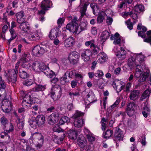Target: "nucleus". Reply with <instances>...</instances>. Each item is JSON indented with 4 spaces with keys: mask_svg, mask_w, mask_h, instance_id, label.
<instances>
[{
    "mask_svg": "<svg viewBox=\"0 0 151 151\" xmlns=\"http://www.w3.org/2000/svg\"><path fill=\"white\" fill-rule=\"evenodd\" d=\"M32 69L37 71L38 70L44 72L47 76H49L50 78L55 76V74L51 70H50L49 67H47L45 64L41 61L38 60L34 62L32 65Z\"/></svg>",
    "mask_w": 151,
    "mask_h": 151,
    "instance_id": "f257e3e1",
    "label": "nucleus"
},
{
    "mask_svg": "<svg viewBox=\"0 0 151 151\" xmlns=\"http://www.w3.org/2000/svg\"><path fill=\"white\" fill-rule=\"evenodd\" d=\"M29 142L32 143H37V147L42 146L44 141V137L40 133L35 132L29 138Z\"/></svg>",
    "mask_w": 151,
    "mask_h": 151,
    "instance_id": "f03ea898",
    "label": "nucleus"
},
{
    "mask_svg": "<svg viewBox=\"0 0 151 151\" xmlns=\"http://www.w3.org/2000/svg\"><path fill=\"white\" fill-rule=\"evenodd\" d=\"M62 89L61 87L58 86H55L51 89L50 95L51 98L55 101L59 99L61 96Z\"/></svg>",
    "mask_w": 151,
    "mask_h": 151,
    "instance_id": "7ed1b4c3",
    "label": "nucleus"
},
{
    "mask_svg": "<svg viewBox=\"0 0 151 151\" xmlns=\"http://www.w3.org/2000/svg\"><path fill=\"white\" fill-rule=\"evenodd\" d=\"M78 18L76 17H74L72 19L71 22L68 24L66 26L67 29L70 32L73 33H80V31H78V27L77 22Z\"/></svg>",
    "mask_w": 151,
    "mask_h": 151,
    "instance_id": "20e7f679",
    "label": "nucleus"
},
{
    "mask_svg": "<svg viewBox=\"0 0 151 151\" xmlns=\"http://www.w3.org/2000/svg\"><path fill=\"white\" fill-rule=\"evenodd\" d=\"M60 114L57 111L53 112L47 118V122L48 124L53 125L56 123L60 119Z\"/></svg>",
    "mask_w": 151,
    "mask_h": 151,
    "instance_id": "39448f33",
    "label": "nucleus"
},
{
    "mask_svg": "<svg viewBox=\"0 0 151 151\" xmlns=\"http://www.w3.org/2000/svg\"><path fill=\"white\" fill-rule=\"evenodd\" d=\"M137 58L136 61L137 68L134 76L136 77L139 78L141 76L142 67L141 65L143 64V57L141 56L140 57H137Z\"/></svg>",
    "mask_w": 151,
    "mask_h": 151,
    "instance_id": "423d86ee",
    "label": "nucleus"
},
{
    "mask_svg": "<svg viewBox=\"0 0 151 151\" xmlns=\"http://www.w3.org/2000/svg\"><path fill=\"white\" fill-rule=\"evenodd\" d=\"M45 51L43 47H40L39 45H37L34 47L32 50V52L35 56L39 57L42 55Z\"/></svg>",
    "mask_w": 151,
    "mask_h": 151,
    "instance_id": "0eeeda50",
    "label": "nucleus"
},
{
    "mask_svg": "<svg viewBox=\"0 0 151 151\" xmlns=\"http://www.w3.org/2000/svg\"><path fill=\"white\" fill-rule=\"evenodd\" d=\"M92 52L89 49H86L83 50L81 54V58L85 62L89 61L91 56Z\"/></svg>",
    "mask_w": 151,
    "mask_h": 151,
    "instance_id": "6e6552de",
    "label": "nucleus"
},
{
    "mask_svg": "<svg viewBox=\"0 0 151 151\" xmlns=\"http://www.w3.org/2000/svg\"><path fill=\"white\" fill-rule=\"evenodd\" d=\"M142 56L143 57V63H144V56L141 55V54H139L138 55H137L136 57L135 60H134V59H133V58L132 57H131L129 58L128 60V65L130 67L131 69H132V68H134L135 67L137 68V66L135 65L136 64V61L137 59V57H140V56Z\"/></svg>",
    "mask_w": 151,
    "mask_h": 151,
    "instance_id": "1a4fd4ad",
    "label": "nucleus"
},
{
    "mask_svg": "<svg viewBox=\"0 0 151 151\" xmlns=\"http://www.w3.org/2000/svg\"><path fill=\"white\" fill-rule=\"evenodd\" d=\"M35 120L38 127L42 128L45 126V118L43 115H39L37 116Z\"/></svg>",
    "mask_w": 151,
    "mask_h": 151,
    "instance_id": "9d476101",
    "label": "nucleus"
},
{
    "mask_svg": "<svg viewBox=\"0 0 151 151\" xmlns=\"http://www.w3.org/2000/svg\"><path fill=\"white\" fill-rule=\"evenodd\" d=\"M115 132L114 137L116 140L120 141L122 140L124 136L123 134L119 127H116L115 128Z\"/></svg>",
    "mask_w": 151,
    "mask_h": 151,
    "instance_id": "9b49d317",
    "label": "nucleus"
},
{
    "mask_svg": "<svg viewBox=\"0 0 151 151\" xmlns=\"http://www.w3.org/2000/svg\"><path fill=\"white\" fill-rule=\"evenodd\" d=\"M52 5V2L51 1L48 0H44L41 3V7L44 10H48L49 8H50Z\"/></svg>",
    "mask_w": 151,
    "mask_h": 151,
    "instance_id": "f8f14e48",
    "label": "nucleus"
},
{
    "mask_svg": "<svg viewBox=\"0 0 151 151\" xmlns=\"http://www.w3.org/2000/svg\"><path fill=\"white\" fill-rule=\"evenodd\" d=\"M16 16L17 21L18 23L21 24L26 22L25 17L23 12H20L17 13Z\"/></svg>",
    "mask_w": 151,
    "mask_h": 151,
    "instance_id": "ddd939ff",
    "label": "nucleus"
},
{
    "mask_svg": "<svg viewBox=\"0 0 151 151\" xmlns=\"http://www.w3.org/2000/svg\"><path fill=\"white\" fill-rule=\"evenodd\" d=\"M28 39L31 41H36L40 38V36L36 32H30L28 36Z\"/></svg>",
    "mask_w": 151,
    "mask_h": 151,
    "instance_id": "4468645a",
    "label": "nucleus"
},
{
    "mask_svg": "<svg viewBox=\"0 0 151 151\" xmlns=\"http://www.w3.org/2000/svg\"><path fill=\"white\" fill-rule=\"evenodd\" d=\"M110 39L111 40H114L113 43L115 45L120 44L121 42V39L119 35L117 32L114 35H111Z\"/></svg>",
    "mask_w": 151,
    "mask_h": 151,
    "instance_id": "2eb2a0df",
    "label": "nucleus"
},
{
    "mask_svg": "<svg viewBox=\"0 0 151 151\" xmlns=\"http://www.w3.org/2000/svg\"><path fill=\"white\" fill-rule=\"evenodd\" d=\"M58 30L57 28H54L51 30L49 35V37L51 40H55L58 36Z\"/></svg>",
    "mask_w": 151,
    "mask_h": 151,
    "instance_id": "dca6fc26",
    "label": "nucleus"
},
{
    "mask_svg": "<svg viewBox=\"0 0 151 151\" xmlns=\"http://www.w3.org/2000/svg\"><path fill=\"white\" fill-rule=\"evenodd\" d=\"M126 51L121 48L120 50L116 54V56L118 57L119 60H122L126 57Z\"/></svg>",
    "mask_w": 151,
    "mask_h": 151,
    "instance_id": "f3484780",
    "label": "nucleus"
},
{
    "mask_svg": "<svg viewBox=\"0 0 151 151\" xmlns=\"http://www.w3.org/2000/svg\"><path fill=\"white\" fill-rule=\"evenodd\" d=\"M77 143L81 148H83L87 145V142L84 137H79L77 140Z\"/></svg>",
    "mask_w": 151,
    "mask_h": 151,
    "instance_id": "a211bd4d",
    "label": "nucleus"
},
{
    "mask_svg": "<svg viewBox=\"0 0 151 151\" xmlns=\"http://www.w3.org/2000/svg\"><path fill=\"white\" fill-rule=\"evenodd\" d=\"M86 97L90 103H92L97 101L92 91L89 92L87 95Z\"/></svg>",
    "mask_w": 151,
    "mask_h": 151,
    "instance_id": "6ab92c4d",
    "label": "nucleus"
},
{
    "mask_svg": "<svg viewBox=\"0 0 151 151\" xmlns=\"http://www.w3.org/2000/svg\"><path fill=\"white\" fill-rule=\"evenodd\" d=\"M69 138L72 140H76L78 136L77 132L76 131L70 129L68 132Z\"/></svg>",
    "mask_w": 151,
    "mask_h": 151,
    "instance_id": "aec40b11",
    "label": "nucleus"
},
{
    "mask_svg": "<svg viewBox=\"0 0 151 151\" xmlns=\"http://www.w3.org/2000/svg\"><path fill=\"white\" fill-rule=\"evenodd\" d=\"M19 26L20 29L22 31L25 32H27L30 29L29 26L28 22H25L21 23Z\"/></svg>",
    "mask_w": 151,
    "mask_h": 151,
    "instance_id": "412c9836",
    "label": "nucleus"
},
{
    "mask_svg": "<svg viewBox=\"0 0 151 151\" xmlns=\"http://www.w3.org/2000/svg\"><path fill=\"white\" fill-rule=\"evenodd\" d=\"M139 94V92L138 90H134L131 91L130 93L129 97L130 99L134 101L138 97Z\"/></svg>",
    "mask_w": 151,
    "mask_h": 151,
    "instance_id": "4be33fe9",
    "label": "nucleus"
},
{
    "mask_svg": "<svg viewBox=\"0 0 151 151\" xmlns=\"http://www.w3.org/2000/svg\"><path fill=\"white\" fill-rule=\"evenodd\" d=\"M74 40L72 37H70L65 40L64 44L65 47H68L73 45Z\"/></svg>",
    "mask_w": 151,
    "mask_h": 151,
    "instance_id": "5701e85b",
    "label": "nucleus"
},
{
    "mask_svg": "<svg viewBox=\"0 0 151 151\" xmlns=\"http://www.w3.org/2000/svg\"><path fill=\"white\" fill-rule=\"evenodd\" d=\"M106 15L104 11H102L101 12L97 18V22L99 23H102L105 19Z\"/></svg>",
    "mask_w": 151,
    "mask_h": 151,
    "instance_id": "b1692460",
    "label": "nucleus"
},
{
    "mask_svg": "<svg viewBox=\"0 0 151 151\" xmlns=\"http://www.w3.org/2000/svg\"><path fill=\"white\" fill-rule=\"evenodd\" d=\"M84 123V121L82 119H74V124L75 127H80L83 126Z\"/></svg>",
    "mask_w": 151,
    "mask_h": 151,
    "instance_id": "393cba45",
    "label": "nucleus"
},
{
    "mask_svg": "<svg viewBox=\"0 0 151 151\" xmlns=\"http://www.w3.org/2000/svg\"><path fill=\"white\" fill-rule=\"evenodd\" d=\"M151 93V89H147L142 94L140 99L141 101H143L147 97H149Z\"/></svg>",
    "mask_w": 151,
    "mask_h": 151,
    "instance_id": "a878e982",
    "label": "nucleus"
},
{
    "mask_svg": "<svg viewBox=\"0 0 151 151\" xmlns=\"http://www.w3.org/2000/svg\"><path fill=\"white\" fill-rule=\"evenodd\" d=\"M18 0H13L11 1L9 3L7 7L8 9H11L12 8L11 6L13 8H17L18 6Z\"/></svg>",
    "mask_w": 151,
    "mask_h": 151,
    "instance_id": "bb28decb",
    "label": "nucleus"
},
{
    "mask_svg": "<svg viewBox=\"0 0 151 151\" xmlns=\"http://www.w3.org/2000/svg\"><path fill=\"white\" fill-rule=\"evenodd\" d=\"M70 122V118L68 117L64 116H63L59 122V124L60 125L63 124L65 123H68Z\"/></svg>",
    "mask_w": 151,
    "mask_h": 151,
    "instance_id": "cd10ccee",
    "label": "nucleus"
},
{
    "mask_svg": "<svg viewBox=\"0 0 151 151\" xmlns=\"http://www.w3.org/2000/svg\"><path fill=\"white\" fill-rule=\"evenodd\" d=\"M83 115V113L81 112V111H77L74 114L73 117L74 119H82V116Z\"/></svg>",
    "mask_w": 151,
    "mask_h": 151,
    "instance_id": "c85d7f7f",
    "label": "nucleus"
},
{
    "mask_svg": "<svg viewBox=\"0 0 151 151\" xmlns=\"http://www.w3.org/2000/svg\"><path fill=\"white\" fill-rule=\"evenodd\" d=\"M148 76L149 74L148 72H144L140 76V78L138 80L139 82L142 83L145 81L146 80V79L148 77Z\"/></svg>",
    "mask_w": 151,
    "mask_h": 151,
    "instance_id": "c756f323",
    "label": "nucleus"
},
{
    "mask_svg": "<svg viewBox=\"0 0 151 151\" xmlns=\"http://www.w3.org/2000/svg\"><path fill=\"white\" fill-rule=\"evenodd\" d=\"M45 87L42 85H38L33 88V90L34 91L38 92L40 91H42L45 90Z\"/></svg>",
    "mask_w": 151,
    "mask_h": 151,
    "instance_id": "7c9ffc66",
    "label": "nucleus"
},
{
    "mask_svg": "<svg viewBox=\"0 0 151 151\" xmlns=\"http://www.w3.org/2000/svg\"><path fill=\"white\" fill-rule=\"evenodd\" d=\"M113 134L112 130L108 129L106 132L103 134V137L105 138H109Z\"/></svg>",
    "mask_w": 151,
    "mask_h": 151,
    "instance_id": "2f4dec72",
    "label": "nucleus"
},
{
    "mask_svg": "<svg viewBox=\"0 0 151 151\" xmlns=\"http://www.w3.org/2000/svg\"><path fill=\"white\" fill-rule=\"evenodd\" d=\"M87 5L86 4H84V5L81 8L80 12L81 13V17H82L86 15V11Z\"/></svg>",
    "mask_w": 151,
    "mask_h": 151,
    "instance_id": "473e14b6",
    "label": "nucleus"
},
{
    "mask_svg": "<svg viewBox=\"0 0 151 151\" xmlns=\"http://www.w3.org/2000/svg\"><path fill=\"white\" fill-rule=\"evenodd\" d=\"M110 36V34L109 32L106 30H105L103 32L101 35V40H104L103 41H104L106 39H108Z\"/></svg>",
    "mask_w": 151,
    "mask_h": 151,
    "instance_id": "72a5a7b5",
    "label": "nucleus"
},
{
    "mask_svg": "<svg viewBox=\"0 0 151 151\" xmlns=\"http://www.w3.org/2000/svg\"><path fill=\"white\" fill-rule=\"evenodd\" d=\"M45 10L42 9L38 11V14L40 16L39 19L42 21L44 20L45 18L44 16L45 13Z\"/></svg>",
    "mask_w": 151,
    "mask_h": 151,
    "instance_id": "f704fd0d",
    "label": "nucleus"
},
{
    "mask_svg": "<svg viewBox=\"0 0 151 151\" xmlns=\"http://www.w3.org/2000/svg\"><path fill=\"white\" fill-rule=\"evenodd\" d=\"M69 82V81L67 80V76L66 74L63 75V76L60 79V83L63 85H65L66 83Z\"/></svg>",
    "mask_w": 151,
    "mask_h": 151,
    "instance_id": "c9c22d12",
    "label": "nucleus"
},
{
    "mask_svg": "<svg viewBox=\"0 0 151 151\" xmlns=\"http://www.w3.org/2000/svg\"><path fill=\"white\" fill-rule=\"evenodd\" d=\"M98 58V61L100 63H104L107 59V56L105 54H104V55H99Z\"/></svg>",
    "mask_w": 151,
    "mask_h": 151,
    "instance_id": "e433bc0d",
    "label": "nucleus"
},
{
    "mask_svg": "<svg viewBox=\"0 0 151 151\" xmlns=\"http://www.w3.org/2000/svg\"><path fill=\"white\" fill-rule=\"evenodd\" d=\"M144 9V6L142 5H137L135 6L134 10L135 12H140L143 11Z\"/></svg>",
    "mask_w": 151,
    "mask_h": 151,
    "instance_id": "4c0bfd02",
    "label": "nucleus"
},
{
    "mask_svg": "<svg viewBox=\"0 0 151 151\" xmlns=\"http://www.w3.org/2000/svg\"><path fill=\"white\" fill-rule=\"evenodd\" d=\"M19 76L21 78L25 79L28 77L29 74L25 71L20 70L19 72Z\"/></svg>",
    "mask_w": 151,
    "mask_h": 151,
    "instance_id": "58836bf2",
    "label": "nucleus"
},
{
    "mask_svg": "<svg viewBox=\"0 0 151 151\" xmlns=\"http://www.w3.org/2000/svg\"><path fill=\"white\" fill-rule=\"evenodd\" d=\"M80 56L78 53L76 51L72 52L70 55L69 58H73L79 59Z\"/></svg>",
    "mask_w": 151,
    "mask_h": 151,
    "instance_id": "ea45409f",
    "label": "nucleus"
},
{
    "mask_svg": "<svg viewBox=\"0 0 151 151\" xmlns=\"http://www.w3.org/2000/svg\"><path fill=\"white\" fill-rule=\"evenodd\" d=\"M63 140V138L62 137H58L55 136L53 138V141L56 143L58 144H60Z\"/></svg>",
    "mask_w": 151,
    "mask_h": 151,
    "instance_id": "a19ab883",
    "label": "nucleus"
},
{
    "mask_svg": "<svg viewBox=\"0 0 151 151\" xmlns=\"http://www.w3.org/2000/svg\"><path fill=\"white\" fill-rule=\"evenodd\" d=\"M23 99L31 104L33 102V100L32 99L31 96L29 94H27L24 97Z\"/></svg>",
    "mask_w": 151,
    "mask_h": 151,
    "instance_id": "79ce46f5",
    "label": "nucleus"
},
{
    "mask_svg": "<svg viewBox=\"0 0 151 151\" xmlns=\"http://www.w3.org/2000/svg\"><path fill=\"white\" fill-rule=\"evenodd\" d=\"M2 106H1L8 107L11 106V102L7 99L3 100L2 102Z\"/></svg>",
    "mask_w": 151,
    "mask_h": 151,
    "instance_id": "37998d69",
    "label": "nucleus"
},
{
    "mask_svg": "<svg viewBox=\"0 0 151 151\" xmlns=\"http://www.w3.org/2000/svg\"><path fill=\"white\" fill-rule=\"evenodd\" d=\"M11 34V38L12 39H15L17 35V34L16 32L14 29H10L9 30Z\"/></svg>",
    "mask_w": 151,
    "mask_h": 151,
    "instance_id": "c03bdc74",
    "label": "nucleus"
},
{
    "mask_svg": "<svg viewBox=\"0 0 151 151\" xmlns=\"http://www.w3.org/2000/svg\"><path fill=\"white\" fill-rule=\"evenodd\" d=\"M126 24L127 25V28L130 30L132 29L133 24L131 22L130 19H129L125 22Z\"/></svg>",
    "mask_w": 151,
    "mask_h": 151,
    "instance_id": "a18cd8bd",
    "label": "nucleus"
},
{
    "mask_svg": "<svg viewBox=\"0 0 151 151\" xmlns=\"http://www.w3.org/2000/svg\"><path fill=\"white\" fill-rule=\"evenodd\" d=\"M107 122V121L105 118L104 117L102 119L101 123V125L102 126L101 128L103 130H105L106 129V124L105 123Z\"/></svg>",
    "mask_w": 151,
    "mask_h": 151,
    "instance_id": "49530a36",
    "label": "nucleus"
},
{
    "mask_svg": "<svg viewBox=\"0 0 151 151\" xmlns=\"http://www.w3.org/2000/svg\"><path fill=\"white\" fill-rule=\"evenodd\" d=\"M94 40H92L91 41H87L85 43V45L87 47L90 46V47H95V45L94 44Z\"/></svg>",
    "mask_w": 151,
    "mask_h": 151,
    "instance_id": "de8ad7c7",
    "label": "nucleus"
},
{
    "mask_svg": "<svg viewBox=\"0 0 151 151\" xmlns=\"http://www.w3.org/2000/svg\"><path fill=\"white\" fill-rule=\"evenodd\" d=\"M0 121L1 122V124L5 126L6 124H8V120L4 116H3L0 119Z\"/></svg>",
    "mask_w": 151,
    "mask_h": 151,
    "instance_id": "09e8293b",
    "label": "nucleus"
},
{
    "mask_svg": "<svg viewBox=\"0 0 151 151\" xmlns=\"http://www.w3.org/2000/svg\"><path fill=\"white\" fill-rule=\"evenodd\" d=\"M66 76L68 75V77L69 78H72L73 76L75 74V70H73L70 71H67L65 73Z\"/></svg>",
    "mask_w": 151,
    "mask_h": 151,
    "instance_id": "8fccbe9b",
    "label": "nucleus"
},
{
    "mask_svg": "<svg viewBox=\"0 0 151 151\" xmlns=\"http://www.w3.org/2000/svg\"><path fill=\"white\" fill-rule=\"evenodd\" d=\"M31 104L23 99L22 101V106L24 108H27L30 106Z\"/></svg>",
    "mask_w": 151,
    "mask_h": 151,
    "instance_id": "3c124183",
    "label": "nucleus"
},
{
    "mask_svg": "<svg viewBox=\"0 0 151 151\" xmlns=\"http://www.w3.org/2000/svg\"><path fill=\"white\" fill-rule=\"evenodd\" d=\"M114 85H115L116 88V89L118 90V91L119 92L123 89L124 87V85H121L120 83V84L119 85H116V83H114Z\"/></svg>",
    "mask_w": 151,
    "mask_h": 151,
    "instance_id": "603ef678",
    "label": "nucleus"
},
{
    "mask_svg": "<svg viewBox=\"0 0 151 151\" xmlns=\"http://www.w3.org/2000/svg\"><path fill=\"white\" fill-rule=\"evenodd\" d=\"M135 107V104L134 103H130L128 104L127 108L126 109L134 110V108Z\"/></svg>",
    "mask_w": 151,
    "mask_h": 151,
    "instance_id": "864d4df0",
    "label": "nucleus"
},
{
    "mask_svg": "<svg viewBox=\"0 0 151 151\" xmlns=\"http://www.w3.org/2000/svg\"><path fill=\"white\" fill-rule=\"evenodd\" d=\"M80 29L81 31H79L80 32L85 30L87 29V24L84 22H82L80 24Z\"/></svg>",
    "mask_w": 151,
    "mask_h": 151,
    "instance_id": "5fc2aeb1",
    "label": "nucleus"
},
{
    "mask_svg": "<svg viewBox=\"0 0 151 151\" xmlns=\"http://www.w3.org/2000/svg\"><path fill=\"white\" fill-rule=\"evenodd\" d=\"M29 123L31 127L34 128H35L37 126L36 120L35 121L33 120H30L29 121Z\"/></svg>",
    "mask_w": 151,
    "mask_h": 151,
    "instance_id": "6e6d98bb",
    "label": "nucleus"
},
{
    "mask_svg": "<svg viewBox=\"0 0 151 151\" xmlns=\"http://www.w3.org/2000/svg\"><path fill=\"white\" fill-rule=\"evenodd\" d=\"M3 111L5 113H9L11 111V106L8 107L1 106Z\"/></svg>",
    "mask_w": 151,
    "mask_h": 151,
    "instance_id": "4d7b16f0",
    "label": "nucleus"
},
{
    "mask_svg": "<svg viewBox=\"0 0 151 151\" xmlns=\"http://www.w3.org/2000/svg\"><path fill=\"white\" fill-rule=\"evenodd\" d=\"M94 49L93 50V54L94 55H96L99 52L100 49L98 47L95 45V46L93 47Z\"/></svg>",
    "mask_w": 151,
    "mask_h": 151,
    "instance_id": "13d9d810",
    "label": "nucleus"
},
{
    "mask_svg": "<svg viewBox=\"0 0 151 151\" xmlns=\"http://www.w3.org/2000/svg\"><path fill=\"white\" fill-rule=\"evenodd\" d=\"M120 101V99H117L115 102L110 107V109H112L115 107L117 106L118 105Z\"/></svg>",
    "mask_w": 151,
    "mask_h": 151,
    "instance_id": "bf43d9fd",
    "label": "nucleus"
},
{
    "mask_svg": "<svg viewBox=\"0 0 151 151\" xmlns=\"http://www.w3.org/2000/svg\"><path fill=\"white\" fill-rule=\"evenodd\" d=\"M69 95L71 98H74V96H78L80 95V93L78 92L74 93L70 92L69 93Z\"/></svg>",
    "mask_w": 151,
    "mask_h": 151,
    "instance_id": "052dcab7",
    "label": "nucleus"
},
{
    "mask_svg": "<svg viewBox=\"0 0 151 151\" xmlns=\"http://www.w3.org/2000/svg\"><path fill=\"white\" fill-rule=\"evenodd\" d=\"M17 80V74L12 73V75L11 76V80L12 82V83H14L16 82Z\"/></svg>",
    "mask_w": 151,
    "mask_h": 151,
    "instance_id": "680f3d73",
    "label": "nucleus"
},
{
    "mask_svg": "<svg viewBox=\"0 0 151 151\" xmlns=\"http://www.w3.org/2000/svg\"><path fill=\"white\" fill-rule=\"evenodd\" d=\"M113 22V19L110 17L107 16L106 23L108 25H111Z\"/></svg>",
    "mask_w": 151,
    "mask_h": 151,
    "instance_id": "e2e57ef3",
    "label": "nucleus"
},
{
    "mask_svg": "<svg viewBox=\"0 0 151 151\" xmlns=\"http://www.w3.org/2000/svg\"><path fill=\"white\" fill-rule=\"evenodd\" d=\"M126 111L127 114L129 116H131L134 115V110L126 109Z\"/></svg>",
    "mask_w": 151,
    "mask_h": 151,
    "instance_id": "0e129e2a",
    "label": "nucleus"
},
{
    "mask_svg": "<svg viewBox=\"0 0 151 151\" xmlns=\"http://www.w3.org/2000/svg\"><path fill=\"white\" fill-rule=\"evenodd\" d=\"M87 137L88 139V141L90 142H91L94 141L95 140V138L93 137V134H91V135H87Z\"/></svg>",
    "mask_w": 151,
    "mask_h": 151,
    "instance_id": "69168bd1",
    "label": "nucleus"
},
{
    "mask_svg": "<svg viewBox=\"0 0 151 151\" xmlns=\"http://www.w3.org/2000/svg\"><path fill=\"white\" fill-rule=\"evenodd\" d=\"M69 60L70 63L73 64H76L77 63L78 59L71 58H68Z\"/></svg>",
    "mask_w": 151,
    "mask_h": 151,
    "instance_id": "338daca9",
    "label": "nucleus"
},
{
    "mask_svg": "<svg viewBox=\"0 0 151 151\" xmlns=\"http://www.w3.org/2000/svg\"><path fill=\"white\" fill-rule=\"evenodd\" d=\"M33 83V81L32 80H27L25 81L24 83V84L27 86H29L32 85Z\"/></svg>",
    "mask_w": 151,
    "mask_h": 151,
    "instance_id": "774afa93",
    "label": "nucleus"
}]
</instances>
